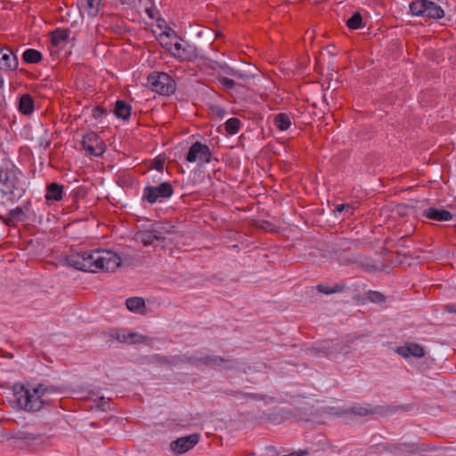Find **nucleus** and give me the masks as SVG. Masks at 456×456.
Returning a JSON list of instances; mask_svg holds the SVG:
<instances>
[{"mask_svg":"<svg viewBox=\"0 0 456 456\" xmlns=\"http://www.w3.org/2000/svg\"><path fill=\"white\" fill-rule=\"evenodd\" d=\"M65 259L69 266L82 272H115L121 265L120 256L107 249L75 252Z\"/></svg>","mask_w":456,"mask_h":456,"instance_id":"obj_1","label":"nucleus"},{"mask_svg":"<svg viewBox=\"0 0 456 456\" xmlns=\"http://www.w3.org/2000/svg\"><path fill=\"white\" fill-rule=\"evenodd\" d=\"M60 392V387L53 385L38 384L32 389H27L22 386L20 391L15 393L16 403L20 409L28 412H36L40 411L45 403V400L42 398L43 396L47 394Z\"/></svg>","mask_w":456,"mask_h":456,"instance_id":"obj_2","label":"nucleus"},{"mask_svg":"<svg viewBox=\"0 0 456 456\" xmlns=\"http://www.w3.org/2000/svg\"><path fill=\"white\" fill-rule=\"evenodd\" d=\"M0 192L10 196L12 202H16L26 192L21 181L17 176L16 170L10 167H0Z\"/></svg>","mask_w":456,"mask_h":456,"instance_id":"obj_3","label":"nucleus"},{"mask_svg":"<svg viewBox=\"0 0 456 456\" xmlns=\"http://www.w3.org/2000/svg\"><path fill=\"white\" fill-rule=\"evenodd\" d=\"M409 9L411 14L417 17L435 20L445 18L442 6L431 0H413L410 3Z\"/></svg>","mask_w":456,"mask_h":456,"instance_id":"obj_4","label":"nucleus"},{"mask_svg":"<svg viewBox=\"0 0 456 456\" xmlns=\"http://www.w3.org/2000/svg\"><path fill=\"white\" fill-rule=\"evenodd\" d=\"M147 86L151 91L165 96L175 94L176 83L175 79L166 72L152 71L147 77Z\"/></svg>","mask_w":456,"mask_h":456,"instance_id":"obj_5","label":"nucleus"},{"mask_svg":"<svg viewBox=\"0 0 456 456\" xmlns=\"http://www.w3.org/2000/svg\"><path fill=\"white\" fill-rule=\"evenodd\" d=\"M174 187L169 182H161L156 185H147L142 190V200L151 205L163 202L174 194Z\"/></svg>","mask_w":456,"mask_h":456,"instance_id":"obj_6","label":"nucleus"},{"mask_svg":"<svg viewBox=\"0 0 456 456\" xmlns=\"http://www.w3.org/2000/svg\"><path fill=\"white\" fill-rule=\"evenodd\" d=\"M168 51L175 58L183 61H191L198 58L197 47L186 41L171 43Z\"/></svg>","mask_w":456,"mask_h":456,"instance_id":"obj_7","label":"nucleus"},{"mask_svg":"<svg viewBox=\"0 0 456 456\" xmlns=\"http://www.w3.org/2000/svg\"><path fill=\"white\" fill-rule=\"evenodd\" d=\"M82 146L88 155L94 157L102 156L106 150L103 140L94 132L83 136Z\"/></svg>","mask_w":456,"mask_h":456,"instance_id":"obj_8","label":"nucleus"},{"mask_svg":"<svg viewBox=\"0 0 456 456\" xmlns=\"http://www.w3.org/2000/svg\"><path fill=\"white\" fill-rule=\"evenodd\" d=\"M185 159L191 163L196 161L200 163H210L212 160V152L207 144L197 141L189 148Z\"/></svg>","mask_w":456,"mask_h":456,"instance_id":"obj_9","label":"nucleus"},{"mask_svg":"<svg viewBox=\"0 0 456 456\" xmlns=\"http://www.w3.org/2000/svg\"><path fill=\"white\" fill-rule=\"evenodd\" d=\"M200 435L194 433L189 436H185L171 442L170 449L178 454L187 452L192 449L200 441Z\"/></svg>","mask_w":456,"mask_h":456,"instance_id":"obj_10","label":"nucleus"},{"mask_svg":"<svg viewBox=\"0 0 456 456\" xmlns=\"http://www.w3.org/2000/svg\"><path fill=\"white\" fill-rule=\"evenodd\" d=\"M208 354L203 351H195L191 354H184L174 359L175 363H187L193 367L200 368L201 366L207 367Z\"/></svg>","mask_w":456,"mask_h":456,"instance_id":"obj_11","label":"nucleus"},{"mask_svg":"<svg viewBox=\"0 0 456 456\" xmlns=\"http://www.w3.org/2000/svg\"><path fill=\"white\" fill-rule=\"evenodd\" d=\"M207 367L214 370L223 367L224 370H232L236 369L237 361L226 359L219 355L208 354Z\"/></svg>","mask_w":456,"mask_h":456,"instance_id":"obj_12","label":"nucleus"},{"mask_svg":"<svg viewBox=\"0 0 456 456\" xmlns=\"http://www.w3.org/2000/svg\"><path fill=\"white\" fill-rule=\"evenodd\" d=\"M0 220H2L3 223L8 226H14L17 223H24L29 221L21 206L11 209L5 217L0 216Z\"/></svg>","mask_w":456,"mask_h":456,"instance_id":"obj_13","label":"nucleus"},{"mask_svg":"<svg viewBox=\"0 0 456 456\" xmlns=\"http://www.w3.org/2000/svg\"><path fill=\"white\" fill-rule=\"evenodd\" d=\"M396 352L403 358H409L410 356L420 358L425 355L424 347L417 343H409L405 346H398Z\"/></svg>","mask_w":456,"mask_h":456,"instance_id":"obj_14","label":"nucleus"},{"mask_svg":"<svg viewBox=\"0 0 456 456\" xmlns=\"http://www.w3.org/2000/svg\"><path fill=\"white\" fill-rule=\"evenodd\" d=\"M111 337L121 343H127L131 345L142 344L147 341V337L136 332H128L127 334H125L116 330L111 333Z\"/></svg>","mask_w":456,"mask_h":456,"instance_id":"obj_15","label":"nucleus"},{"mask_svg":"<svg viewBox=\"0 0 456 456\" xmlns=\"http://www.w3.org/2000/svg\"><path fill=\"white\" fill-rule=\"evenodd\" d=\"M422 216L437 222L450 221L452 219V214L450 211L434 207L425 209Z\"/></svg>","mask_w":456,"mask_h":456,"instance_id":"obj_16","label":"nucleus"},{"mask_svg":"<svg viewBox=\"0 0 456 456\" xmlns=\"http://www.w3.org/2000/svg\"><path fill=\"white\" fill-rule=\"evenodd\" d=\"M63 185L53 182L46 185V193L45 195L46 201H60L63 198Z\"/></svg>","mask_w":456,"mask_h":456,"instance_id":"obj_17","label":"nucleus"},{"mask_svg":"<svg viewBox=\"0 0 456 456\" xmlns=\"http://www.w3.org/2000/svg\"><path fill=\"white\" fill-rule=\"evenodd\" d=\"M6 52L3 53L0 59V69L6 70H14L18 68V58L10 48L4 49Z\"/></svg>","mask_w":456,"mask_h":456,"instance_id":"obj_18","label":"nucleus"},{"mask_svg":"<svg viewBox=\"0 0 456 456\" xmlns=\"http://www.w3.org/2000/svg\"><path fill=\"white\" fill-rule=\"evenodd\" d=\"M132 106L124 100H117L113 109L114 115L122 120H127L131 116Z\"/></svg>","mask_w":456,"mask_h":456,"instance_id":"obj_19","label":"nucleus"},{"mask_svg":"<svg viewBox=\"0 0 456 456\" xmlns=\"http://www.w3.org/2000/svg\"><path fill=\"white\" fill-rule=\"evenodd\" d=\"M348 412L354 413L356 416L364 417L367 415L376 414L380 412V406L372 407L370 404L355 405L347 410Z\"/></svg>","mask_w":456,"mask_h":456,"instance_id":"obj_20","label":"nucleus"},{"mask_svg":"<svg viewBox=\"0 0 456 456\" xmlns=\"http://www.w3.org/2000/svg\"><path fill=\"white\" fill-rule=\"evenodd\" d=\"M419 450V447L415 444L411 443H397L392 444L393 455H401L404 453H414Z\"/></svg>","mask_w":456,"mask_h":456,"instance_id":"obj_21","label":"nucleus"},{"mask_svg":"<svg viewBox=\"0 0 456 456\" xmlns=\"http://www.w3.org/2000/svg\"><path fill=\"white\" fill-rule=\"evenodd\" d=\"M19 110L23 115H30L35 110L34 100L28 94H25L20 97L19 100Z\"/></svg>","mask_w":456,"mask_h":456,"instance_id":"obj_22","label":"nucleus"},{"mask_svg":"<svg viewBox=\"0 0 456 456\" xmlns=\"http://www.w3.org/2000/svg\"><path fill=\"white\" fill-rule=\"evenodd\" d=\"M316 350L328 356L334 353H339L341 351V347L336 340H324L319 344Z\"/></svg>","mask_w":456,"mask_h":456,"instance_id":"obj_23","label":"nucleus"},{"mask_svg":"<svg viewBox=\"0 0 456 456\" xmlns=\"http://www.w3.org/2000/svg\"><path fill=\"white\" fill-rule=\"evenodd\" d=\"M156 235H153L151 230L139 231L134 234V240L143 246H151L156 241Z\"/></svg>","mask_w":456,"mask_h":456,"instance_id":"obj_24","label":"nucleus"},{"mask_svg":"<svg viewBox=\"0 0 456 456\" xmlns=\"http://www.w3.org/2000/svg\"><path fill=\"white\" fill-rule=\"evenodd\" d=\"M218 67L222 70L224 76H230L238 79L246 80L248 78V76L244 74L242 71L239 69H235L232 67H230L226 63H217Z\"/></svg>","mask_w":456,"mask_h":456,"instance_id":"obj_25","label":"nucleus"},{"mask_svg":"<svg viewBox=\"0 0 456 456\" xmlns=\"http://www.w3.org/2000/svg\"><path fill=\"white\" fill-rule=\"evenodd\" d=\"M273 124L280 131H287L291 126V120L287 113H278L274 116Z\"/></svg>","mask_w":456,"mask_h":456,"instance_id":"obj_26","label":"nucleus"},{"mask_svg":"<svg viewBox=\"0 0 456 456\" xmlns=\"http://www.w3.org/2000/svg\"><path fill=\"white\" fill-rule=\"evenodd\" d=\"M22 58L26 63H39L43 59V54L36 49L29 48L24 51Z\"/></svg>","mask_w":456,"mask_h":456,"instance_id":"obj_27","label":"nucleus"},{"mask_svg":"<svg viewBox=\"0 0 456 456\" xmlns=\"http://www.w3.org/2000/svg\"><path fill=\"white\" fill-rule=\"evenodd\" d=\"M69 37V30L65 28H56L52 32V43L53 45H59L66 42Z\"/></svg>","mask_w":456,"mask_h":456,"instance_id":"obj_28","label":"nucleus"},{"mask_svg":"<svg viewBox=\"0 0 456 456\" xmlns=\"http://www.w3.org/2000/svg\"><path fill=\"white\" fill-rule=\"evenodd\" d=\"M153 235H156V241H164L165 237L163 236V232L166 231L167 233L175 232V226L170 225L169 229L167 230L165 226L161 224H155L152 225L151 229H150Z\"/></svg>","mask_w":456,"mask_h":456,"instance_id":"obj_29","label":"nucleus"},{"mask_svg":"<svg viewBox=\"0 0 456 456\" xmlns=\"http://www.w3.org/2000/svg\"><path fill=\"white\" fill-rule=\"evenodd\" d=\"M126 305L129 311L137 313L145 306V302L142 297H134L126 300Z\"/></svg>","mask_w":456,"mask_h":456,"instance_id":"obj_30","label":"nucleus"},{"mask_svg":"<svg viewBox=\"0 0 456 456\" xmlns=\"http://www.w3.org/2000/svg\"><path fill=\"white\" fill-rule=\"evenodd\" d=\"M289 416V411L282 409L278 411H273L266 414V419L273 424H280L285 420Z\"/></svg>","mask_w":456,"mask_h":456,"instance_id":"obj_31","label":"nucleus"},{"mask_svg":"<svg viewBox=\"0 0 456 456\" xmlns=\"http://www.w3.org/2000/svg\"><path fill=\"white\" fill-rule=\"evenodd\" d=\"M216 80L225 90H233L236 88V86H242L240 83L236 82L235 80H233L232 78H228L222 74L216 75Z\"/></svg>","mask_w":456,"mask_h":456,"instance_id":"obj_32","label":"nucleus"},{"mask_svg":"<svg viewBox=\"0 0 456 456\" xmlns=\"http://www.w3.org/2000/svg\"><path fill=\"white\" fill-rule=\"evenodd\" d=\"M346 26L350 29H358L363 27L362 16L359 12H354L347 20Z\"/></svg>","mask_w":456,"mask_h":456,"instance_id":"obj_33","label":"nucleus"},{"mask_svg":"<svg viewBox=\"0 0 456 456\" xmlns=\"http://www.w3.org/2000/svg\"><path fill=\"white\" fill-rule=\"evenodd\" d=\"M224 127L229 134H235L240 128V121L237 118H231L224 123Z\"/></svg>","mask_w":456,"mask_h":456,"instance_id":"obj_34","label":"nucleus"},{"mask_svg":"<svg viewBox=\"0 0 456 456\" xmlns=\"http://www.w3.org/2000/svg\"><path fill=\"white\" fill-rule=\"evenodd\" d=\"M370 452L371 453L381 454L384 452L392 453V444L389 443H380L373 444L370 447Z\"/></svg>","mask_w":456,"mask_h":456,"instance_id":"obj_35","label":"nucleus"},{"mask_svg":"<svg viewBox=\"0 0 456 456\" xmlns=\"http://www.w3.org/2000/svg\"><path fill=\"white\" fill-rule=\"evenodd\" d=\"M87 14L90 17H96L100 11L102 0H86Z\"/></svg>","mask_w":456,"mask_h":456,"instance_id":"obj_36","label":"nucleus"},{"mask_svg":"<svg viewBox=\"0 0 456 456\" xmlns=\"http://www.w3.org/2000/svg\"><path fill=\"white\" fill-rule=\"evenodd\" d=\"M366 298L369 301H370L372 303H377V304L384 303L386 301V297L381 292L375 291V290L368 291L366 294Z\"/></svg>","mask_w":456,"mask_h":456,"instance_id":"obj_37","label":"nucleus"},{"mask_svg":"<svg viewBox=\"0 0 456 456\" xmlns=\"http://www.w3.org/2000/svg\"><path fill=\"white\" fill-rule=\"evenodd\" d=\"M227 395L235 396V397H242V398H251L254 400L259 399V395L254 393H247L242 391H235V390H227L224 392Z\"/></svg>","mask_w":456,"mask_h":456,"instance_id":"obj_38","label":"nucleus"},{"mask_svg":"<svg viewBox=\"0 0 456 456\" xmlns=\"http://www.w3.org/2000/svg\"><path fill=\"white\" fill-rule=\"evenodd\" d=\"M21 208H22L24 213L26 214V216H28V220L32 221L36 216V213H35L34 209L32 208L31 200H28L26 202H24L21 205Z\"/></svg>","mask_w":456,"mask_h":456,"instance_id":"obj_39","label":"nucleus"},{"mask_svg":"<svg viewBox=\"0 0 456 456\" xmlns=\"http://www.w3.org/2000/svg\"><path fill=\"white\" fill-rule=\"evenodd\" d=\"M109 111L102 106H95L92 110V116L95 119L102 118L108 115Z\"/></svg>","mask_w":456,"mask_h":456,"instance_id":"obj_40","label":"nucleus"},{"mask_svg":"<svg viewBox=\"0 0 456 456\" xmlns=\"http://www.w3.org/2000/svg\"><path fill=\"white\" fill-rule=\"evenodd\" d=\"M354 210V207L350 204H338L336 206L334 211H335V213L346 212V214H347L349 216V215L353 214Z\"/></svg>","mask_w":456,"mask_h":456,"instance_id":"obj_41","label":"nucleus"},{"mask_svg":"<svg viewBox=\"0 0 456 456\" xmlns=\"http://www.w3.org/2000/svg\"><path fill=\"white\" fill-rule=\"evenodd\" d=\"M84 196H85V192L83 190H80V189L73 190L70 192V197L72 198L73 201H75V202L78 201L79 199Z\"/></svg>","mask_w":456,"mask_h":456,"instance_id":"obj_42","label":"nucleus"},{"mask_svg":"<svg viewBox=\"0 0 456 456\" xmlns=\"http://www.w3.org/2000/svg\"><path fill=\"white\" fill-rule=\"evenodd\" d=\"M316 289L320 293H322V294H326V295L333 294L331 287L324 285V284H318Z\"/></svg>","mask_w":456,"mask_h":456,"instance_id":"obj_43","label":"nucleus"},{"mask_svg":"<svg viewBox=\"0 0 456 456\" xmlns=\"http://www.w3.org/2000/svg\"><path fill=\"white\" fill-rule=\"evenodd\" d=\"M346 289V285L344 284H335L334 286L331 287V289H332V292L333 294L334 293H338V292H342L344 291Z\"/></svg>","mask_w":456,"mask_h":456,"instance_id":"obj_44","label":"nucleus"},{"mask_svg":"<svg viewBox=\"0 0 456 456\" xmlns=\"http://www.w3.org/2000/svg\"><path fill=\"white\" fill-rule=\"evenodd\" d=\"M39 145L40 147H43L44 150H46L51 145V141L45 138H40L39 139Z\"/></svg>","mask_w":456,"mask_h":456,"instance_id":"obj_45","label":"nucleus"},{"mask_svg":"<svg viewBox=\"0 0 456 456\" xmlns=\"http://www.w3.org/2000/svg\"><path fill=\"white\" fill-rule=\"evenodd\" d=\"M154 167L159 172L162 173L164 169V161L163 160H156L154 163Z\"/></svg>","mask_w":456,"mask_h":456,"instance_id":"obj_46","label":"nucleus"},{"mask_svg":"<svg viewBox=\"0 0 456 456\" xmlns=\"http://www.w3.org/2000/svg\"><path fill=\"white\" fill-rule=\"evenodd\" d=\"M306 455H308V451L307 450H301L297 453L292 452V453H289V454H287V455H283V456H306Z\"/></svg>","mask_w":456,"mask_h":456,"instance_id":"obj_47","label":"nucleus"},{"mask_svg":"<svg viewBox=\"0 0 456 456\" xmlns=\"http://www.w3.org/2000/svg\"><path fill=\"white\" fill-rule=\"evenodd\" d=\"M145 12L151 19H153L155 17V10L153 8H146Z\"/></svg>","mask_w":456,"mask_h":456,"instance_id":"obj_48","label":"nucleus"},{"mask_svg":"<svg viewBox=\"0 0 456 456\" xmlns=\"http://www.w3.org/2000/svg\"><path fill=\"white\" fill-rule=\"evenodd\" d=\"M167 36L169 37V32L164 31L160 34V37Z\"/></svg>","mask_w":456,"mask_h":456,"instance_id":"obj_49","label":"nucleus"},{"mask_svg":"<svg viewBox=\"0 0 456 456\" xmlns=\"http://www.w3.org/2000/svg\"><path fill=\"white\" fill-rule=\"evenodd\" d=\"M448 21H451L452 20V17L451 16H448L445 18Z\"/></svg>","mask_w":456,"mask_h":456,"instance_id":"obj_50","label":"nucleus"},{"mask_svg":"<svg viewBox=\"0 0 456 456\" xmlns=\"http://www.w3.org/2000/svg\"><path fill=\"white\" fill-rule=\"evenodd\" d=\"M100 400H101V401H102V402H104L105 398H104L103 396H101V397H100Z\"/></svg>","mask_w":456,"mask_h":456,"instance_id":"obj_51","label":"nucleus"},{"mask_svg":"<svg viewBox=\"0 0 456 456\" xmlns=\"http://www.w3.org/2000/svg\"><path fill=\"white\" fill-rule=\"evenodd\" d=\"M451 312H455L456 313V309L455 310H451Z\"/></svg>","mask_w":456,"mask_h":456,"instance_id":"obj_52","label":"nucleus"}]
</instances>
